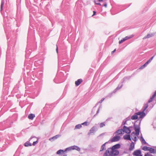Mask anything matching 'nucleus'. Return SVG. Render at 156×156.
I'll use <instances>...</instances> for the list:
<instances>
[{"label":"nucleus","mask_w":156,"mask_h":156,"mask_svg":"<svg viewBox=\"0 0 156 156\" xmlns=\"http://www.w3.org/2000/svg\"><path fill=\"white\" fill-rule=\"evenodd\" d=\"M119 151V155H122L126 153V152L125 151H124L123 152H122L121 151Z\"/></svg>","instance_id":"obj_38"},{"label":"nucleus","mask_w":156,"mask_h":156,"mask_svg":"<svg viewBox=\"0 0 156 156\" xmlns=\"http://www.w3.org/2000/svg\"><path fill=\"white\" fill-rule=\"evenodd\" d=\"M132 139L133 140H134V141L136 142V141L137 140V137L136 136H134V138L133 139L132 138Z\"/></svg>","instance_id":"obj_39"},{"label":"nucleus","mask_w":156,"mask_h":156,"mask_svg":"<svg viewBox=\"0 0 156 156\" xmlns=\"http://www.w3.org/2000/svg\"><path fill=\"white\" fill-rule=\"evenodd\" d=\"M126 122H127L126 120L124 119L123 122L122 123V124L123 125H126Z\"/></svg>","instance_id":"obj_44"},{"label":"nucleus","mask_w":156,"mask_h":156,"mask_svg":"<svg viewBox=\"0 0 156 156\" xmlns=\"http://www.w3.org/2000/svg\"><path fill=\"white\" fill-rule=\"evenodd\" d=\"M123 129H122L117 130L116 132V133H117L118 135H120L123 134L124 133H123Z\"/></svg>","instance_id":"obj_19"},{"label":"nucleus","mask_w":156,"mask_h":156,"mask_svg":"<svg viewBox=\"0 0 156 156\" xmlns=\"http://www.w3.org/2000/svg\"><path fill=\"white\" fill-rule=\"evenodd\" d=\"M154 154H156V147L155 148Z\"/></svg>","instance_id":"obj_53"},{"label":"nucleus","mask_w":156,"mask_h":156,"mask_svg":"<svg viewBox=\"0 0 156 156\" xmlns=\"http://www.w3.org/2000/svg\"><path fill=\"white\" fill-rule=\"evenodd\" d=\"M103 156H115L114 154V153L111 150V149L108 148L106 150L103 154Z\"/></svg>","instance_id":"obj_3"},{"label":"nucleus","mask_w":156,"mask_h":156,"mask_svg":"<svg viewBox=\"0 0 156 156\" xmlns=\"http://www.w3.org/2000/svg\"><path fill=\"white\" fill-rule=\"evenodd\" d=\"M101 108V105L98 108V110H97V112H96V114L94 115V116L93 117V118L95 117V116L98 114L99 112V111L100 109Z\"/></svg>","instance_id":"obj_26"},{"label":"nucleus","mask_w":156,"mask_h":156,"mask_svg":"<svg viewBox=\"0 0 156 156\" xmlns=\"http://www.w3.org/2000/svg\"><path fill=\"white\" fill-rule=\"evenodd\" d=\"M82 127V125L81 124H79L76 125L75 127V129H79L80 128Z\"/></svg>","instance_id":"obj_31"},{"label":"nucleus","mask_w":156,"mask_h":156,"mask_svg":"<svg viewBox=\"0 0 156 156\" xmlns=\"http://www.w3.org/2000/svg\"><path fill=\"white\" fill-rule=\"evenodd\" d=\"M144 156H156L155 155H152L151 154L149 153V152L147 153H146L145 155Z\"/></svg>","instance_id":"obj_37"},{"label":"nucleus","mask_w":156,"mask_h":156,"mask_svg":"<svg viewBox=\"0 0 156 156\" xmlns=\"http://www.w3.org/2000/svg\"><path fill=\"white\" fill-rule=\"evenodd\" d=\"M155 55H156V52L155 53V55H154V56H155Z\"/></svg>","instance_id":"obj_62"},{"label":"nucleus","mask_w":156,"mask_h":156,"mask_svg":"<svg viewBox=\"0 0 156 156\" xmlns=\"http://www.w3.org/2000/svg\"><path fill=\"white\" fill-rule=\"evenodd\" d=\"M33 138V137H31L29 139V140H30L31 139H32Z\"/></svg>","instance_id":"obj_58"},{"label":"nucleus","mask_w":156,"mask_h":156,"mask_svg":"<svg viewBox=\"0 0 156 156\" xmlns=\"http://www.w3.org/2000/svg\"><path fill=\"white\" fill-rule=\"evenodd\" d=\"M120 139V137L119 136H116L114 137L109 141H110L111 142H113L118 141Z\"/></svg>","instance_id":"obj_7"},{"label":"nucleus","mask_w":156,"mask_h":156,"mask_svg":"<svg viewBox=\"0 0 156 156\" xmlns=\"http://www.w3.org/2000/svg\"><path fill=\"white\" fill-rule=\"evenodd\" d=\"M81 124L83 125L87 126L89 125V123L87 121H86L85 122H84L83 123H82Z\"/></svg>","instance_id":"obj_35"},{"label":"nucleus","mask_w":156,"mask_h":156,"mask_svg":"<svg viewBox=\"0 0 156 156\" xmlns=\"http://www.w3.org/2000/svg\"><path fill=\"white\" fill-rule=\"evenodd\" d=\"M125 119V120H126V121H127L129 120H130L131 119L129 117L126 118V119Z\"/></svg>","instance_id":"obj_45"},{"label":"nucleus","mask_w":156,"mask_h":156,"mask_svg":"<svg viewBox=\"0 0 156 156\" xmlns=\"http://www.w3.org/2000/svg\"><path fill=\"white\" fill-rule=\"evenodd\" d=\"M147 64L145 62V63L143 65H142L140 68H139L140 69H142L144 68Z\"/></svg>","instance_id":"obj_32"},{"label":"nucleus","mask_w":156,"mask_h":156,"mask_svg":"<svg viewBox=\"0 0 156 156\" xmlns=\"http://www.w3.org/2000/svg\"><path fill=\"white\" fill-rule=\"evenodd\" d=\"M4 82L3 84H4V85H5V83H6L5 82V78H4Z\"/></svg>","instance_id":"obj_49"},{"label":"nucleus","mask_w":156,"mask_h":156,"mask_svg":"<svg viewBox=\"0 0 156 156\" xmlns=\"http://www.w3.org/2000/svg\"><path fill=\"white\" fill-rule=\"evenodd\" d=\"M112 93H111L110 94H109V95L110 96V97L112 96Z\"/></svg>","instance_id":"obj_55"},{"label":"nucleus","mask_w":156,"mask_h":156,"mask_svg":"<svg viewBox=\"0 0 156 156\" xmlns=\"http://www.w3.org/2000/svg\"><path fill=\"white\" fill-rule=\"evenodd\" d=\"M153 98H152L151 97V98H150L149 100L148 101V103H150L151 102L153 101Z\"/></svg>","instance_id":"obj_40"},{"label":"nucleus","mask_w":156,"mask_h":156,"mask_svg":"<svg viewBox=\"0 0 156 156\" xmlns=\"http://www.w3.org/2000/svg\"><path fill=\"white\" fill-rule=\"evenodd\" d=\"M38 143V141L37 140L36 141H34L33 142V143L32 144V145L33 146L35 145L36 144H37Z\"/></svg>","instance_id":"obj_42"},{"label":"nucleus","mask_w":156,"mask_h":156,"mask_svg":"<svg viewBox=\"0 0 156 156\" xmlns=\"http://www.w3.org/2000/svg\"><path fill=\"white\" fill-rule=\"evenodd\" d=\"M156 91H155L154 92V94L153 95L152 97H151L154 98L156 96Z\"/></svg>","instance_id":"obj_41"},{"label":"nucleus","mask_w":156,"mask_h":156,"mask_svg":"<svg viewBox=\"0 0 156 156\" xmlns=\"http://www.w3.org/2000/svg\"><path fill=\"white\" fill-rule=\"evenodd\" d=\"M135 132H133L132 133H131V136H133V135H135Z\"/></svg>","instance_id":"obj_47"},{"label":"nucleus","mask_w":156,"mask_h":156,"mask_svg":"<svg viewBox=\"0 0 156 156\" xmlns=\"http://www.w3.org/2000/svg\"><path fill=\"white\" fill-rule=\"evenodd\" d=\"M140 139L142 143H143L144 144H147L145 140L143 138V137L142 136H140Z\"/></svg>","instance_id":"obj_23"},{"label":"nucleus","mask_w":156,"mask_h":156,"mask_svg":"<svg viewBox=\"0 0 156 156\" xmlns=\"http://www.w3.org/2000/svg\"><path fill=\"white\" fill-rule=\"evenodd\" d=\"M99 2H101L103 1V0H98Z\"/></svg>","instance_id":"obj_57"},{"label":"nucleus","mask_w":156,"mask_h":156,"mask_svg":"<svg viewBox=\"0 0 156 156\" xmlns=\"http://www.w3.org/2000/svg\"><path fill=\"white\" fill-rule=\"evenodd\" d=\"M94 2L97 5H101V4L100 3H97V2H96V1L95 0H94Z\"/></svg>","instance_id":"obj_43"},{"label":"nucleus","mask_w":156,"mask_h":156,"mask_svg":"<svg viewBox=\"0 0 156 156\" xmlns=\"http://www.w3.org/2000/svg\"><path fill=\"white\" fill-rule=\"evenodd\" d=\"M95 129L96 127L94 126H93L90 129V132L88 133V135H90L91 133H93L95 131Z\"/></svg>","instance_id":"obj_14"},{"label":"nucleus","mask_w":156,"mask_h":156,"mask_svg":"<svg viewBox=\"0 0 156 156\" xmlns=\"http://www.w3.org/2000/svg\"><path fill=\"white\" fill-rule=\"evenodd\" d=\"M131 119L132 120H136L138 119V116L136 114V113H135L134 115L131 116Z\"/></svg>","instance_id":"obj_16"},{"label":"nucleus","mask_w":156,"mask_h":156,"mask_svg":"<svg viewBox=\"0 0 156 156\" xmlns=\"http://www.w3.org/2000/svg\"><path fill=\"white\" fill-rule=\"evenodd\" d=\"M56 51L57 53H58V48L57 46V48L56 49Z\"/></svg>","instance_id":"obj_52"},{"label":"nucleus","mask_w":156,"mask_h":156,"mask_svg":"<svg viewBox=\"0 0 156 156\" xmlns=\"http://www.w3.org/2000/svg\"><path fill=\"white\" fill-rule=\"evenodd\" d=\"M123 85L122 84H119L118 86L116 87V88L113 91L112 93H115L116 91L119 90L121 89Z\"/></svg>","instance_id":"obj_11"},{"label":"nucleus","mask_w":156,"mask_h":156,"mask_svg":"<svg viewBox=\"0 0 156 156\" xmlns=\"http://www.w3.org/2000/svg\"><path fill=\"white\" fill-rule=\"evenodd\" d=\"M98 103H97L96 105H95V106H94V107L93 108L92 110V111H91V113L92 114L95 111V110L94 109V108L95 107H96V106L98 105Z\"/></svg>","instance_id":"obj_36"},{"label":"nucleus","mask_w":156,"mask_h":156,"mask_svg":"<svg viewBox=\"0 0 156 156\" xmlns=\"http://www.w3.org/2000/svg\"><path fill=\"white\" fill-rule=\"evenodd\" d=\"M115 51H116V49H115L113 51H112V54L114 52H115Z\"/></svg>","instance_id":"obj_51"},{"label":"nucleus","mask_w":156,"mask_h":156,"mask_svg":"<svg viewBox=\"0 0 156 156\" xmlns=\"http://www.w3.org/2000/svg\"><path fill=\"white\" fill-rule=\"evenodd\" d=\"M154 34H147L146 36L144 37L143 38V40H144L146 38H149L150 37H152L153 36H154Z\"/></svg>","instance_id":"obj_18"},{"label":"nucleus","mask_w":156,"mask_h":156,"mask_svg":"<svg viewBox=\"0 0 156 156\" xmlns=\"http://www.w3.org/2000/svg\"><path fill=\"white\" fill-rule=\"evenodd\" d=\"M132 36L131 37H128V36H126L125 37L123 38L120 41H119V44H120L122 43L123 42L125 41L126 40H127L128 39H129L132 38Z\"/></svg>","instance_id":"obj_8"},{"label":"nucleus","mask_w":156,"mask_h":156,"mask_svg":"<svg viewBox=\"0 0 156 156\" xmlns=\"http://www.w3.org/2000/svg\"><path fill=\"white\" fill-rule=\"evenodd\" d=\"M67 156V154H64L63 156Z\"/></svg>","instance_id":"obj_54"},{"label":"nucleus","mask_w":156,"mask_h":156,"mask_svg":"<svg viewBox=\"0 0 156 156\" xmlns=\"http://www.w3.org/2000/svg\"><path fill=\"white\" fill-rule=\"evenodd\" d=\"M93 15H92V16L95 15L96 14V12L95 11H93Z\"/></svg>","instance_id":"obj_48"},{"label":"nucleus","mask_w":156,"mask_h":156,"mask_svg":"<svg viewBox=\"0 0 156 156\" xmlns=\"http://www.w3.org/2000/svg\"><path fill=\"white\" fill-rule=\"evenodd\" d=\"M104 133H101V134L100 135V136H101V135H104Z\"/></svg>","instance_id":"obj_59"},{"label":"nucleus","mask_w":156,"mask_h":156,"mask_svg":"<svg viewBox=\"0 0 156 156\" xmlns=\"http://www.w3.org/2000/svg\"><path fill=\"white\" fill-rule=\"evenodd\" d=\"M105 126V122H101L100 124V127L101 128L103 127L104 126Z\"/></svg>","instance_id":"obj_33"},{"label":"nucleus","mask_w":156,"mask_h":156,"mask_svg":"<svg viewBox=\"0 0 156 156\" xmlns=\"http://www.w3.org/2000/svg\"><path fill=\"white\" fill-rule=\"evenodd\" d=\"M106 8L107 7V4L106 3H105L103 5Z\"/></svg>","instance_id":"obj_50"},{"label":"nucleus","mask_w":156,"mask_h":156,"mask_svg":"<svg viewBox=\"0 0 156 156\" xmlns=\"http://www.w3.org/2000/svg\"><path fill=\"white\" fill-rule=\"evenodd\" d=\"M105 98H102L98 102V103H101L104 100Z\"/></svg>","instance_id":"obj_46"},{"label":"nucleus","mask_w":156,"mask_h":156,"mask_svg":"<svg viewBox=\"0 0 156 156\" xmlns=\"http://www.w3.org/2000/svg\"><path fill=\"white\" fill-rule=\"evenodd\" d=\"M108 142H107L102 145L101 147V150L100 151V152L106 149L105 146L106 144H107Z\"/></svg>","instance_id":"obj_10"},{"label":"nucleus","mask_w":156,"mask_h":156,"mask_svg":"<svg viewBox=\"0 0 156 156\" xmlns=\"http://www.w3.org/2000/svg\"><path fill=\"white\" fill-rule=\"evenodd\" d=\"M148 106V103L146 104L143 107V111L144 112L146 109L147 108Z\"/></svg>","instance_id":"obj_27"},{"label":"nucleus","mask_w":156,"mask_h":156,"mask_svg":"<svg viewBox=\"0 0 156 156\" xmlns=\"http://www.w3.org/2000/svg\"><path fill=\"white\" fill-rule=\"evenodd\" d=\"M130 78V77H124L122 80L121 83H123L126 79L129 80Z\"/></svg>","instance_id":"obj_25"},{"label":"nucleus","mask_w":156,"mask_h":156,"mask_svg":"<svg viewBox=\"0 0 156 156\" xmlns=\"http://www.w3.org/2000/svg\"><path fill=\"white\" fill-rule=\"evenodd\" d=\"M141 120V119L140 120L139 119H137L136 120V122H138V124H134L133 125V127L135 131V135H136L137 136L139 135L140 132V125Z\"/></svg>","instance_id":"obj_1"},{"label":"nucleus","mask_w":156,"mask_h":156,"mask_svg":"<svg viewBox=\"0 0 156 156\" xmlns=\"http://www.w3.org/2000/svg\"><path fill=\"white\" fill-rule=\"evenodd\" d=\"M154 56V55L150 59H149L148 61H147L146 62V63L148 65L149 64V63H150L152 60Z\"/></svg>","instance_id":"obj_28"},{"label":"nucleus","mask_w":156,"mask_h":156,"mask_svg":"<svg viewBox=\"0 0 156 156\" xmlns=\"http://www.w3.org/2000/svg\"><path fill=\"white\" fill-rule=\"evenodd\" d=\"M149 151L151 153L154 154L155 148H153L152 147H149Z\"/></svg>","instance_id":"obj_21"},{"label":"nucleus","mask_w":156,"mask_h":156,"mask_svg":"<svg viewBox=\"0 0 156 156\" xmlns=\"http://www.w3.org/2000/svg\"><path fill=\"white\" fill-rule=\"evenodd\" d=\"M134 148V144L133 142H132L130 144L129 148V150L130 151H132Z\"/></svg>","instance_id":"obj_17"},{"label":"nucleus","mask_w":156,"mask_h":156,"mask_svg":"<svg viewBox=\"0 0 156 156\" xmlns=\"http://www.w3.org/2000/svg\"><path fill=\"white\" fill-rule=\"evenodd\" d=\"M136 121L135 122L134 124H138V122H136Z\"/></svg>","instance_id":"obj_56"},{"label":"nucleus","mask_w":156,"mask_h":156,"mask_svg":"<svg viewBox=\"0 0 156 156\" xmlns=\"http://www.w3.org/2000/svg\"><path fill=\"white\" fill-rule=\"evenodd\" d=\"M71 150H72L71 148V147H69L66 148L64 150V151L65 152L67 151H71Z\"/></svg>","instance_id":"obj_34"},{"label":"nucleus","mask_w":156,"mask_h":156,"mask_svg":"<svg viewBox=\"0 0 156 156\" xmlns=\"http://www.w3.org/2000/svg\"><path fill=\"white\" fill-rule=\"evenodd\" d=\"M24 146L25 147H28L29 146H31L32 144L29 141H27L24 144Z\"/></svg>","instance_id":"obj_24"},{"label":"nucleus","mask_w":156,"mask_h":156,"mask_svg":"<svg viewBox=\"0 0 156 156\" xmlns=\"http://www.w3.org/2000/svg\"><path fill=\"white\" fill-rule=\"evenodd\" d=\"M149 147L147 146H145L143 147L142 149L145 151H149Z\"/></svg>","instance_id":"obj_29"},{"label":"nucleus","mask_w":156,"mask_h":156,"mask_svg":"<svg viewBox=\"0 0 156 156\" xmlns=\"http://www.w3.org/2000/svg\"><path fill=\"white\" fill-rule=\"evenodd\" d=\"M141 153V151L140 150H137L134 151L133 154L136 156H142Z\"/></svg>","instance_id":"obj_6"},{"label":"nucleus","mask_w":156,"mask_h":156,"mask_svg":"<svg viewBox=\"0 0 156 156\" xmlns=\"http://www.w3.org/2000/svg\"><path fill=\"white\" fill-rule=\"evenodd\" d=\"M110 119V118L108 119H107L106 120V121H108Z\"/></svg>","instance_id":"obj_60"},{"label":"nucleus","mask_w":156,"mask_h":156,"mask_svg":"<svg viewBox=\"0 0 156 156\" xmlns=\"http://www.w3.org/2000/svg\"><path fill=\"white\" fill-rule=\"evenodd\" d=\"M136 114L137 115H140V116L139 117V118L138 119H139L140 120L141 119H142L143 118L144 116L145 115V113L144 112L142 111V112H136Z\"/></svg>","instance_id":"obj_5"},{"label":"nucleus","mask_w":156,"mask_h":156,"mask_svg":"<svg viewBox=\"0 0 156 156\" xmlns=\"http://www.w3.org/2000/svg\"><path fill=\"white\" fill-rule=\"evenodd\" d=\"M132 128V126H130L128 127L125 126H124L123 127V133L125 132L127 134L130 133L131 132L130 128Z\"/></svg>","instance_id":"obj_4"},{"label":"nucleus","mask_w":156,"mask_h":156,"mask_svg":"<svg viewBox=\"0 0 156 156\" xmlns=\"http://www.w3.org/2000/svg\"><path fill=\"white\" fill-rule=\"evenodd\" d=\"M120 144H118L113 145L111 147H110V148L111 149L112 151L114 153L115 156H117L119 154V151L116 149L120 148Z\"/></svg>","instance_id":"obj_2"},{"label":"nucleus","mask_w":156,"mask_h":156,"mask_svg":"<svg viewBox=\"0 0 156 156\" xmlns=\"http://www.w3.org/2000/svg\"><path fill=\"white\" fill-rule=\"evenodd\" d=\"M60 135H57L53 137H52L51 138H50L49 139V140L51 141H53L54 140H55L56 139L58 138Z\"/></svg>","instance_id":"obj_12"},{"label":"nucleus","mask_w":156,"mask_h":156,"mask_svg":"<svg viewBox=\"0 0 156 156\" xmlns=\"http://www.w3.org/2000/svg\"><path fill=\"white\" fill-rule=\"evenodd\" d=\"M35 117V115L34 114H30L28 115V118L32 120Z\"/></svg>","instance_id":"obj_20"},{"label":"nucleus","mask_w":156,"mask_h":156,"mask_svg":"<svg viewBox=\"0 0 156 156\" xmlns=\"http://www.w3.org/2000/svg\"><path fill=\"white\" fill-rule=\"evenodd\" d=\"M71 147L72 150H76L78 151H80V148L79 147L77 146L74 145L73 146H72Z\"/></svg>","instance_id":"obj_13"},{"label":"nucleus","mask_w":156,"mask_h":156,"mask_svg":"<svg viewBox=\"0 0 156 156\" xmlns=\"http://www.w3.org/2000/svg\"><path fill=\"white\" fill-rule=\"evenodd\" d=\"M4 4V0H2L1 2V11L2 9V7L3 6V5Z\"/></svg>","instance_id":"obj_30"},{"label":"nucleus","mask_w":156,"mask_h":156,"mask_svg":"<svg viewBox=\"0 0 156 156\" xmlns=\"http://www.w3.org/2000/svg\"><path fill=\"white\" fill-rule=\"evenodd\" d=\"M27 51L26 50V53H27Z\"/></svg>","instance_id":"obj_61"},{"label":"nucleus","mask_w":156,"mask_h":156,"mask_svg":"<svg viewBox=\"0 0 156 156\" xmlns=\"http://www.w3.org/2000/svg\"><path fill=\"white\" fill-rule=\"evenodd\" d=\"M65 151L63 150H58L56 152V154H60L64 152Z\"/></svg>","instance_id":"obj_22"},{"label":"nucleus","mask_w":156,"mask_h":156,"mask_svg":"<svg viewBox=\"0 0 156 156\" xmlns=\"http://www.w3.org/2000/svg\"><path fill=\"white\" fill-rule=\"evenodd\" d=\"M123 138L124 140H131L130 136L129 134H126L124 135Z\"/></svg>","instance_id":"obj_9"},{"label":"nucleus","mask_w":156,"mask_h":156,"mask_svg":"<svg viewBox=\"0 0 156 156\" xmlns=\"http://www.w3.org/2000/svg\"><path fill=\"white\" fill-rule=\"evenodd\" d=\"M83 80L82 79H79L75 82V84L76 86H79L82 82Z\"/></svg>","instance_id":"obj_15"}]
</instances>
